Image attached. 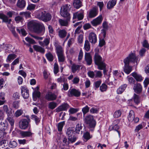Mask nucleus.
<instances>
[{
  "instance_id": "57",
  "label": "nucleus",
  "mask_w": 149,
  "mask_h": 149,
  "mask_svg": "<svg viewBox=\"0 0 149 149\" xmlns=\"http://www.w3.org/2000/svg\"><path fill=\"white\" fill-rule=\"evenodd\" d=\"M127 79L129 81V83L130 84H135V81L133 78L129 76H128L127 77Z\"/></svg>"
},
{
  "instance_id": "39",
  "label": "nucleus",
  "mask_w": 149,
  "mask_h": 149,
  "mask_svg": "<svg viewBox=\"0 0 149 149\" xmlns=\"http://www.w3.org/2000/svg\"><path fill=\"white\" fill-rule=\"evenodd\" d=\"M65 121H64L58 123L57 128L58 131H61L62 130L63 127L65 125Z\"/></svg>"
},
{
  "instance_id": "14",
  "label": "nucleus",
  "mask_w": 149,
  "mask_h": 149,
  "mask_svg": "<svg viewBox=\"0 0 149 149\" xmlns=\"http://www.w3.org/2000/svg\"><path fill=\"white\" fill-rule=\"evenodd\" d=\"M84 17V11L83 10H81L80 12H77L74 13L73 19H74L77 18L78 20H80L83 19Z\"/></svg>"
},
{
  "instance_id": "36",
  "label": "nucleus",
  "mask_w": 149,
  "mask_h": 149,
  "mask_svg": "<svg viewBox=\"0 0 149 149\" xmlns=\"http://www.w3.org/2000/svg\"><path fill=\"white\" fill-rule=\"evenodd\" d=\"M16 30L19 33L21 34L23 36H25L27 34L26 31L24 29L17 27L16 28Z\"/></svg>"
},
{
  "instance_id": "30",
  "label": "nucleus",
  "mask_w": 149,
  "mask_h": 149,
  "mask_svg": "<svg viewBox=\"0 0 149 149\" xmlns=\"http://www.w3.org/2000/svg\"><path fill=\"white\" fill-rule=\"evenodd\" d=\"M7 120L11 125V127L10 130L11 131L13 128V126L15 123L14 120L13 118L9 116H8L7 118Z\"/></svg>"
},
{
  "instance_id": "16",
  "label": "nucleus",
  "mask_w": 149,
  "mask_h": 149,
  "mask_svg": "<svg viewBox=\"0 0 149 149\" xmlns=\"http://www.w3.org/2000/svg\"><path fill=\"white\" fill-rule=\"evenodd\" d=\"M57 95L51 92H48L46 95L45 98L48 101H53L56 100Z\"/></svg>"
},
{
  "instance_id": "58",
  "label": "nucleus",
  "mask_w": 149,
  "mask_h": 149,
  "mask_svg": "<svg viewBox=\"0 0 149 149\" xmlns=\"http://www.w3.org/2000/svg\"><path fill=\"white\" fill-rule=\"evenodd\" d=\"M54 73L55 74H56L58 72V65L55 63L54 65Z\"/></svg>"
},
{
  "instance_id": "51",
  "label": "nucleus",
  "mask_w": 149,
  "mask_h": 149,
  "mask_svg": "<svg viewBox=\"0 0 149 149\" xmlns=\"http://www.w3.org/2000/svg\"><path fill=\"white\" fill-rule=\"evenodd\" d=\"M101 83V80H99L95 82L94 84V88L95 89L98 88L100 86Z\"/></svg>"
},
{
  "instance_id": "59",
  "label": "nucleus",
  "mask_w": 149,
  "mask_h": 149,
  "mask_svg": "<svg viewBox=\"0 0 149 149\" xmlns=\"http://www.w3.org/2000/svg\"><path fill=\"white\" fill-rule=\"evenodd\" d=\"M142 45L143 47L146 48L148 49H149V44L148 41L146 40H145L142 43Z\"/></svg>"
},
{
  "instance_id": "15",
  "label": "nucleus",
  "mask_w": 149,
  "mask_h": 149,
  "mask_svg": "<svg viewBox=\"0 0 149 149\" xmlns=\"http://www.w3.org/2000/svg\"><path fill=\"white\" fill-rule=\"evenodd\" d=\"M88 40L91 43L95 44L97 41L96 35L93 32L90 33L88 36Z\"/></svg>"
},
{
  "instance_id": "44",
  "label": "nucleus",
  "mask_w": 149,
  "mask_h": 149,
  "mask_svg": "<svg viewBox=\"0 0 149 149\" xmlns=\"http://www.w3.org/2000/svg\"><path fill=\"white\" fill-rule=\"evenodd\" d=\"M46 57L47 59L50 61H52L53 59V56L52 54L49 52L46 54Z\"/></svg>"
},
{
  "instance_id": "60",
  "label": "nucleus",
  "mask_w": 149,
  "mask_h": 149,
  "mask_svg": "<svg viewBox=\"0 0 149 149\" xmlns=\"http://www.w3.org/2000/svg\"><path fill=\"white\" fill-rule=\"evenodd\" d=\"M19 101L14 102L13 104V107L16 109H18L19 106Z\"/></svg>"
},
{
  "instance_id": "38",
  "label": "nucleus",
  "mask_w": 149,
  "mask_h": 149,
  "mask_svg": "<svg viewBox=\"0 0 149 149\" xmlns=\"http://www.w3.org/2000/svg\"><path fill=\"white\" fill-rule=\"evenodd\" d=\"M82 126L81 123L78 124L76 126L75 132L78 134H79L80 130L82 129Z\"/></svg>"
},
{
  "instance_id": "32",
  "label": "nucleus",
  "mask_w": 149,
  "mask_h": 149,
  "mask_svg": "<svg viewBox=\"0 0 149 149\" xmlns=\"http://www.w3.org/2000/svg\"><path fill=\"white\" fill-rule=\"evenodd\" d=\"M127 86V84H124L119 88L117 91V93L118 94H121L126 88Z\"/></svg>"
},
{
  "instance_id": "7",
  "label": "nucleus",
  "mask_w": 149,
  "mask_h": 149,
  "mask_svg": "<svg viewBox=\"0 0 149 149\" xmlns=\"http://www.w3.org/2000/svg\"><path fill=\"white\" fill-rule=\"evenodd\" d=\"M127 118L129 121H134L135 123H138L139 120V118H135L134 112L132 110L130 111Z\"/></svg>"
},
{
  "instance_id": "28",
  "label": "nucleus",
  "mask_w": 149,
  "mask_h": 149,
  "mask_svg": "<svg viewBox=\"0 0 149 149\" xmlns=\"http://www.w3.org/2000/svg\"><path fill=\"white\" fill-rule=\"evenodd\" d=\"M67 32L65 29L60 30L58 31V35L61 38H65Z\"/></svg>"
},
{
  "instance_id": "1",
  "label": "nucleus",
  "mask_w": 149,
  "mask_h": 149,
  "mask_svg": "<svg viewBox=\"0 0 149 149\" xmlns=\"http://www.w3.org/2000/svg\"><path fill=\"white\" fill-rule=\"evenodd\" d=\"M123 61L125 64L124 71L127 74H129L132 70V67L129 65V63H134L135 62L137 63V58L134 53H131Z\"/></svg>"
},
{
  "instance_id": "18",
  "label": "nucleus",
  "mask_w": 149,
  "mask_h": 149,
  "mask_svg": "<svg viewBox=\"0 0 149 149\" xmlns=\"http://www.w3.org/2000/svg\"><path fill=\"white\" fill-rule=\"evenodd\" d=\"M85 59L88 65H90L92 64V56L90 53H85Z\"/></svg>"
},
{
  "instance_id": "13",
  "label": "nucleus",
  "mask_w": 149,
  "mask_h": 149,
  "mask_svg": "<svg viewBox=\"0 0 149 149\" xmlns=\"http://www.w3.org/2000/svg\"><path fill=\"white\" fill-rule=\"evenodd\" d=\"M68 93L69 96L70 97L74 96L75 97H78L81 94L80 92L74 88L70 89L68 91Z\"/></svg>"
},
{
  "instance_id": "61",
  "label": "nucleus",
  "mask_w": 149,
  "mask_h": 149,
  "mask_svg": "<svg viewBox=\"0 0 149 149\" xmlns=\"http://www.w3.org/2000/svg\"><path fill=\"white\" fill-rule=\"evenodd\" d=\"M35 5L31 4L28 5L27 7V9L29 10H33L35 9Z\"/></svg>"
},
{
  "instance_id": "3",
  "label": "nucleus",
  "mask_w": 149,
  "mask_h": 149,
  "mask_svg": "<svg viewBox=\"0 0 149 149\" xmlns=\"http://www.w3.org/2000/svg\"><path fill=\"white\" fill-rule=\"evenodd\" d=\"M38 18L44 22L50 21L52 17L51 15L45 11H39L37 15Z\"/></svg>"
},
{
  "instance_id": "10",
  "label": "nucleus",
  "mask_w": 149,
  "mask_h": 149,
  "mask_svg": "<svg viewBox=\"0 0 149 149\" xmlns=\"http://www.w3.org/2000/svg\"><path fill=\"white\" fill-rule=\"evenodd\" d=\"M98 9L96 7H93L89 11L88 16L89 18H93L95 17L98 14Z\"/></svg>"
},
{
  "instance_id": "62",
  "label": "nucleus",
  "mask_w": 149,
  "mask_h": 149,
  "mask_svg": "<svg viewBox=\"0 0 149 149\" xmlns=\"http://www.w3.org/2000/svg\"><path fill=\"white\" fill-rule=\"evenodd\" d=\"M60 147L61 149H68L69 148L68 145L63 143L61 144Z\"/></svg>"
},
{
  "instance_id": "54",
  "label": "nucleus",
  "mask_w": 149,
  "mask_h": 149,
  "mask_svg": "<svg viewBox=\"0 0 149 149\" xmlns=\"http://www.w3.org/2000/svg\"><path fill=\"white\" fill-rule=\"evenodd\" d=\"M25 40L30 44H35L36 43L34 40L29 37L26 38Z\"/></svg>"
},
{
  "instance_id": "56",
  "label": "nucleus",
  "mask_w": 149,
  "mask_h": 149,
  "mask_svg": "<svg viewBox=\"0 0 149 149\" xmlns=\"http://www.w3.org/2000/svg\"><path fill=\"white\" fill-rule=\"evenodd\" d=\"M146 50V49L144 48H142L139 52V54L140 56L141 57L144 56Z\"/></svg>"
},
{
  "instance_id": "23",
  "label": "nucleus",
  "mask_w": 149,
  "mask_h": 149,
  "mask_svg": "<svg viewBox=\"0 0 149 149\" xmlns=\"http://www.w3.org/2000/svg\"><path fill=\"white\" fill-rule=\"evenodd\" d=\"M70 19L67 18L66 20L60 19H59V22L60 24L63 26H67L68 25V22L70 21Z\"/></svg>"
},
{
  "instance_id": "45",
  "label": "nucleus",
  "mask_w": 149,
  "mask_h": 149,
  "mask_svg": "<svg viewBox=\"0 0 149 149\" xmlns=\"http://www.w3.org/2000/svg\"><path fill=\"white\" fill-rule=\"evenodd\" d=\"M58 61L60 62L64 61L65 58L63 54L57 55Z\"/></svg>"
},
{
  "instance_id": "31",
  "label": "nucleus",
  "mask_w": 149,
  "mask_h": 149,
  "mask_svg": "<svg viewBox=\"0 0 149 149\" xmlns=\"http://www.w3.org/2000/svg\"><path fill=\"white\" fill-rule=\"evenodd\" d=\"M80 65L76 64H73L71 66L72 71L73 73H74L76 71L79 70L80 69Z\"/></svg>"
},
{
  "instance_id": "63",
  "label": "nucleus",
  "mask_w": 149,
  "mask_h": 149,
  "mask_svg": "<svg viewBox=\"0 0 149 149\" xmlns=\"http://www.w3.org/2000/svg\"><path fill=\"white\" fill-rule=\"evenodd\" d=\"M91 81L88 79H86L85 82V87L86 88H89L91 85Z\"/></svg>"
},
{
  "instance_id": "40",
  "label": "nucleus",
  "mask_w": 149,
  "mask_h": 149,
  "mask_svg": "<svg viewBox=\"0 0 149 149\" xmlns=\"http://www.w3.org/2000/svg\"><path fill=\"white\" fill-rule=\"evenodd\" d=\"M57 104L56 103L54 102H51L48 104L49 108L52 109H54L56 107Z\"/></svg>"
},
{
  "instance_id": "20",
  "label": "nucleus",
  "mask_w": 149,
  "mask_h": 149,
  "mask_svg": "<svg viewBox=\"0 0 149 149\" xmlns=\"http://www.w3.org/2000/svg\"><path fill=\"white\" fill-rule=\"evenodd\" d=\"M33 134V133L29 131H22L20 132V134L23 138L31 137Z\"/></svg>"
},
{
  "instance_id": "24",
  "label": "nucleus",
  "mask_w": 149,
  "mask_h": 149,
  "mask_svg": "<svg viewBox=\"0 0 149 149\" xmlns=\"http://www.w3.org/2000/svg\"><path fill=\"white\" fill-rule=\"evenodd\" d=\"M131 74L137 81H141L143 79V78L141 75L135 72L132 73Z\"/></svg>"
},
{
  "instance_id": "47",
  "label": "nucleus",
  "mask_w": 149,
  "mask_h": 149,
  "mask_svg": "<svg viewBox=\"0 0 149 149\" xmlns=\"http://www.w3.org/2000/svg\"><path fill=\"white\" fill-rule=\"evenodd\" d=\"M95 78H101L102 75L101 72L100 71H95Z\"/></svg>"
},
{
  "instance_id": "12",
  "label": "nucleus",
  "mask_w": 149,
  "mask_h": 149,
  "mask_svg": "<svg viewBox=\"0 0 149 149\" xmlns=\"http://www.w3.org/2000/svg\"><path fill=\"white\" fill-rule=\"evenodd\" d=\"M29 123L26 119L22 120L19 122V126L20 128L22 130H25L28 126Z\"/></svg>"
},
{
  "instance_id": "5",
  "label": "nucleus",
  "mask_w": 149,
  "mask_h": 149,
  "mask_svg": "<svg viewBox=\"0 0 149 149\" xmlns=\"http://www.w3.org/2000/svg\"><path fill=\"white\" fill-rule=\"evenodd\" d=\"M70 8L71 6L69 4H67L63 6L60 10L61 15L64 17L70 19V14L68 13Z\"/></svg>"
},
{
  "instance_id": "48",
  "label": "nucleus",
  "mask_w": 149,
  "mask_h": 149,
  "mask_svg": "<svg viewBox=\"0 0 149 149\" xmlns=\"http://www.w3.org/2000/svg\"><path fill=\"white\" fill-rule=\"evenodd\" d=\"M16 56L14 54H10L8 55L7 58L6 60L7 62L10 61L11 60L14 59L16 58Z\"/></svg>"
},
{
  "instance_id": "25",
  "label": "nucleus",
  "mask_w": 149,
  "mask_h": 149,
  "mask_svg": "<svg viewBox=\"0 0 149 149\" xmlns=\"http://www.w3.org/2000/svg\"><path fill=\"white\" fill-rule=\"evenodd\" d=\"M17 6L20 8H23L26 6V2L24 0H18L17 3Z\"/></svg>"
},
{
  "instance_id": "37",
  "label": "nucleus",
  "mask_w": 149,
  "mask_h": 149,
  "mask_svg": "<svg viewBox=\"0 0 149 149\" xmlns=\"http://www.w3.org/2000/svg\"><path fill=\"white\" fill-rule=\"evenodd\" d=\"M112 128L113 130L115 131H116L118 133V136L119 137H120V132L118 130L119 128V127L117 125H114L111 126V127L110 126L109 127V129Z\"/></svg>"
},
{
  "instance_id": "8",
  "label": "nucleus",
  "mask_w": 149,
  "mask_h": 149,
  "mask_svg": "<svg viewBox=\"0 0 149 149\" xmlns=\"http://www.w3.org/2000/svg\"><path fill=\"white\" fill-rule=\"evenodd\" d=\"M103 18L101 15L93 19L91 22V23L93 26H95L101 24L103 20Z\"/></svg>"
},
{
  "instance_id": "41",
  "label": "nucleus",
  "mask_w": 149,
  "mask_h": 149,
  "mask_svg": "<svg viewBox=\"0 0 149 149\" xmlns=\"http://www.w3.org/2000/svg\"><path fill=\"white\" fill-rule=\"evenodd\" d=\"M19 15L23 16L25 17L26 18L29 17L31 16L30 13L27 11L20 12L19 13Z\"/></svg>"
},
{
  "instance_id": "29",
  "label": "nucleus",
  "mask_w": 149,
  "mask_h": 149,
  "mask_svg": "<svg viewBox=\"0 0 149 149\" xmlns=\"http://www.w3.org/2000/svg\"><path fill=\"white\" fill-rule=\"evenodd\" d=\"M74 132L72 129L71 128H69L67 129L66 134L68 136V139H70V137H72L74 135Z\"/></svg>"
},
{
  "instance_id": "55",
  "label": "nucleus",
  "mask_w": 149,
  "mask_h": 149,
  "mask_svg": "<svg viewBox=\"0 0 149 149\" xmlns=\"http://www.w3.org/2000/svg\"><path fill=\"white\" fill-rule=\"evenodd\" d=\"M121 115V112L119 110H118L115 111L113 114V116L114 118H116L119 117Z\"/></svg>"
},
{
  "instance_id": "27",
  "label": "nucleus",
  "mask_w": 149,
  "mask_h": 149,
  "mask_svg": "<svg viewBox=\"0 0 149 149\" xmlns=\"http://www.w3.org/2000/svg\"><path fill=\"white\" fill-rule=\"evenodd\" d=\"M33 47L34 49L36 51L43 54L45 52L44 49L40 46L35 45L33 46Z\"/></svg>"
},
{
  "instance_id": "22",
  "label": "nucleus",
  "mask_w": 149,
  "mask_h": 149,
  "mask_svg": "<svg viewBox=\"0 0 149 149\" xmlns=\"http://www.w3.org/2000/svg\"><path fill=\"white\" fill-rule=\"evenodd\" d=\"M116 0H111L109 1L107 3V9H110L113 8L116 5Z\"/></svg>"
},
{
  "instance_id": "52",
  "label": "nucleus",
  "mask_w": 149,
  "mask_h": 149,
  "mask_svg": "<svg viewBox=\"0 0 149 149\" xmlns=\"http://www.w3.org/2000/svg\"><path fill=\"white\" fill-rule=\"evenodd\" d=\"M83 137L86 140V141L91 138L90 134L88 132H86L84 133L83 135Z\"/></svg>"
},
{
  "instance_id": "2",
  "label": "nucleus",
  "mask_w": 149,
  "mask_h": 149,
  "mask_svg": "<svg viewBox=\"0 0 149 149\" xmlns=\"http://www.w3.org/2000/svg\"><path fill=\"white\" fill-rule=\"evenodd\" d=\"M29 28L34 33L39 36H42L45 32V27L42 24L35 22H30L29 24Z\"/></svg>"
},
{
  "instance_id": "46",
  "label": "nucleus",
  "mask_w": 149,
  "mask_h": 149,
  "mask_svg": "<svg viewBox=\"0 0 149 149\" xmlns=\"http://www.w3.org/2000/svg\"><path fill=\"white\" fill-rule=\"evenodd\" d=\"M31 119L34 120L36 123H39L40 121V118L36 115H32L31 117Z\"/></svg>"
},
{
  "instance_id": "35",
  "label": "nucleus",
  "mask_w": 149,
  "mask_h": 149,
  "mask_svg": "<svg viewBox=\"0 0 149 149\" xmlns=\"http://www.w3.org/2000/svg\"><path fill=\"white\" fill-rule=\"evenodd\" d=\"M91 48V45L88 41L86 40L85 41L84 45V48L88 52L89 51Z\"/></svg>"
},
{
  "instance_id": "17",
  "label": "nucleus",
  "mask_w": 149,
  "mask_h": 149,
  "mask_svg": "<svg viewBox=\"0 0 149 149\" xmlns=\"http://www.w3.org/2000/svg\"><path fill=\"white\" fill-rule=\"evenodd\" d=\"M103 29L101 30V33L103 35L104 38L106 36V31L108 30V23L106 21H104L102 24Z\"/></svg>"
},
{
  "instance_id": "53",
  "label": "nucleus",
  "mask_w": 149,
  "mask_h": 149,
  "mask_svg": "<svg viewBox=\"0 0 149 149\" xmlns=\"http://www.w3.org/2000/svg\"><path fill=\"white\" fill-rule=\"evenodd\" d=\"M107 88V86L104 84H103L100 87V90L102 92L105 91Z\"/></svg>"
},
{
  "instance_id": "9",
  "label": "nucleus",
  "mask_w": 149,
  "mask_h": 149,
  "mask_svg": "<svg viewBox=\"0 0 149 149\" xmlns=\"http://www.w3.org/2000/svg\"><path fill=\"white\" fill-rule=\"evenodd\" d=\"M21 93L24 99H27L29 97V90L26 86H22Z\"/></svg>"
},
{
  "instance_id": "4",
  "label": "nucleus",
  "mask_w": 149,
  "mask_h": 149,
  "mask_svg": "<svg viewBox=\"0 0 149 149\" xmlns=\"http://www.w3.org/2000/svg\"><path fill=\"white\" fill-rule=\"evenodd\" d=\"M94 61L95 64L97 65L99 69H102V67H104L105 63L104 62L102 58L97 52L95 53L94 56Z\"/></svg>"
},
{
  "instance_id": "50",
  "label": "nucleus",
  "mask_w": 149,
  "mask_h": 149,
  "mask_svg": "<svg viewBox=\"0 0 149 149\" xmlns=\"http://www.w3.org/2000/svg\"><path fill=\"white\" fill-rule=\"evenodd\" d=\"M133 99L134 102L136 104H138L140 102L139 99L138 95L136 94H134V95L133 97Z\"/></svg>"
},
{
  "instance_id": "21",
  "label": "nucleus",
  "mask_w": 149,
  "mask_h": 149,
  "mask_svg": "<svg viewBox=\"0 0 149 149\" xmlns=\"http://www.w3.org/2000/svg\"><path fill=\"white\" fill-rule=\"evenodd\" d=\"M0 19H2L3 22L8 23V24H10L11 21V19H9L8 17L6 15L2 13H0Z\"/></svg>"
},
{
  "instance_id": "33",
  "label": "nucleus",
  "mask_w": 149,
  "mask_h": 149,
  "mask_svg": "<svg viewBox=\"0 0 149 149\" xmlns=\"http://www.w3.org/2000/svg\"><path fill=\"white\" fill-rule=\"evenodd\" d=\"M55 46L56 50L57 55L63 54V49L61 46L57 45Z\"/></svg>"
},
{
  "instance_id": "6",
  "label": "nucleus",
  "mask_w": 149,
  "mask_h": 149,
  "mask_svg": "<svg viewBox=\"0 0 149 149\" xmlns=\"http://www.w3.org/2000/svg\"><path fill=\"white\" fill-rule=\"evenodd\" d=\"M84 121L90 127H95L96 123L95 120L94 119L93 116L89 115L86 116L84 119Z\"/></svg>"
},
{
  "instance_id": "19",
  "label": "nucleus",
  "mask_w": 149,
  "mask_h": 149,
  "mask_svg": "<svg viewBox=\"0 0 149 149\" xmlns=\"http://www.w3.org/2000/svg\"><path fill=\"white\" fill-rule=\"evenodd\" d=\"M134 92L137 94L141 93L142 91V88L140 84L137 83L135 84L133 87Z\"/></svg>"
},
{
  "instance_id": "64",
  "label": "nucleus",
  "mask_w": 149,
  "mask_h": 149,
  "mask_svg": "<svg viewBox=\"0 0 149 149\" xmlns=\"http://www.w3.org/2000/svg\"><path fill=\"white\" fill-rule=\"evenodd\" d=\"M78 111L77 109L71 108L69 110V112L71 114H73L77 112Z\"/></svg>"
},
{
  "instance_id": "42",
  "label": "nucleus",
  "mask_w": 149,
  "mask_h": 149,
  "mask_svg": "<svg viewBox=\"0 0 149 149\" xmlns=\"http://www.w3.org/2000/svg\"><path fill=\"white\" fill-rule=\"evenodd\" d=\"M23 113V111L22 110L18 109L14 113V116L17 118L19 117Z\"/></svg>"
},
{
  "instance_id": "34",
  "label": "nucleus",
  "mask_w": 149,
  "mask_h": 149,
  "mask_svg": "<svg viewBox=\"0 0 149 149\" xmlns=\"http://www.w3.org/2000/svg\"><path fill=\"white\" fill-rule=\"evenodd\" d=\"M1 120H0V130L4 132L7 128V125L5 123L2 122Z\"/></svg>"
},
{
  "instance_id": "43",
  "label": "nucleus",
  "mask_w": 149,
  "mask_h": 149,
  "mask_svg": "<svg viewBox=\"0 0 149 149\" xmlns=\"http://www.w3.org/2000/svg\"><path fill=\"white\" fill-rule=\"evenodd\" d=\"M17 146L16 142L15 141H10L9 144V146L10 148H14Z\"/></svg>"
},
{
  "instance_id": "11",
  "label": "nucleus",
  "mask_w": 149,
  "mask_h": 149,
  "mask_svg": "<svg viewBox=\"0 0 149 149\" xmlns=\"http://www.w3.org/2000/svg\"><path fill=\"white\" fill-rule=\"evenodd\" d=\"M69 105L66 103H64L61 105L58 106L55 109L57 112H58L62 111L67 110L69 108Z\"/></svg>"
},
{
  "instance_id": "49",
  "label": "nucleus",
  "mask_w": 149,
  "mask_h": 149,
  "mask_svg": "<svg viewBox=\"0 0 149 149\" xmlns=\"http://www.w3.org/2000/svg\"><path fill=\"white\" fill-rule=\"evenodd\" d=\"M89 108L87 105L82 109V111L84 116L89 111Z\"/></svg>"
},
{
  "instance_id": "26",
  "label": "nucleus",
  "mask_w": 149,
  "mask_h": 149,
  "mask_svg": "<svg viewBox=\"0 0 149 149\" xmlns=\"http://www.w3.org/2000/svg\"><path fill=\"white\" fill-rule=\"evenodd\" d=\"M73 5L75 8H79L82 6L81 2L80 0H74L73 2Z\"/></svg>"
}]
</instances>
